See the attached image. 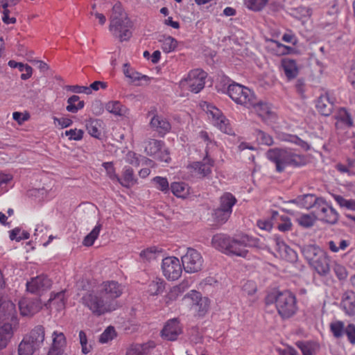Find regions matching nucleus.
Instances as JSON below:
<instances>
[{"mask_svg":"<svg viewBox=\"0 0 355 355\" xmlns=\"http://www.w3.org/2000/svg\"><path fill=\"white\" fill-rule=\"evenodd\" d=\"M212 245L227 255H234L246 258L249 253L247 248H263L259 239L245 234L230 237L225 234H218L211 239Z\"/></svg>","mask_w":355,"mask_h":355,"instance_id":"obj_1","label":"nucleus"},{"mask_svg":"<svg viewBox=\"0 0 355 355\" xmlns=\"http://www.w3.org/2000/svg\"><path fill=\"white\" fill-rule=\"evenodd\" d=\"M265 302L267 305L275 304L277 313L282 319L291 318L297 311L296 297L288 290L270 293L266 297Z\"/></svg>","mask_w":355,"mask_h":355,"instance_id":"obj_2","label":"nucleus"},{"mask_svg":"<svg viewBox=\"0 0 355 355\" xmlns=\"http://www.w3.org/2000/svg\"><path fill=\"white\" fill-rule=\"evenodd\" d=\"M132 24L120 3L114 5L110 17L109 30L120 42L127 41L132 36Z\"/></svg>","mask_w":355,"mask_h":355,"instance_id":"obj_3","label":"nucleus"},{"mask_svg":"<svg viewBox=\"0 0 355 355\" xmlns=\"http://www.w3.org/2000/svg\"><path fill=\"white\" fill-rule=\"evenodd\" d=\"M266 157L275 164L278 173H282L288 166L299 167L306 164L304 155L297 154L291 149H269L266 153Z\"/></svg>","mask_w":355,"mask_h":355,"instance_id":"obj_4","label":"nucleus"},{"mask_svg":"<svg viewBox=\"0 0 355 355\" xmlns=\"http://www.w3.org/2000/svg\"><path fill=\"white\" fill-rule=\"evenodd\" d=\"M81 302L96 316L115 309L114 304L110 303L108 300H105L99 291L86 293L81 297Z\"/></svg>","mask_w":355,"mask_h":355,"instance_id":"obj_5","label":"nucleus"},{"mask_svg":"<svg viewBox=\"0 0 355 355\" xmlns=\"http://www.w3.org/2000/svg\"><path fill=\"white\" fill-rule=\"evenodd\" d=\"M227 94L236 104L241 105L248 109L255 103V95L248 87L238 83L230 84L227 87Z\"/></svg>","mask_w":355,"mask_h":355,"instance_id":"obj_6","label":"nucleus"},{"mask_svg":"<svg viewBox=\"0 0 355 355\" xmlns=\"http://www.w3.org/2000/svg\"><path fill=\"white\" fill-rule=\"evenodd\" d=\"M145 152L161 162H169L171 157L168 149L162 141L150 139L145 143Z\"/></svg>","mask_w":355,"mask_h":355,"instance_id":"obj_7","label":"nucleus"},{"mask_svg":"<svg viewBox=\"0 0 355 355\" xmlns=\"http://www.w3.org/2000/svg\"><path fill=\"white\" fill-rule=\"evenodd\" d=\"M314 203L320 220L331 225L338 222L339 214L325 200L322 198H315Z\"/></svg>","mask_w":355,"mask_h":355,"instance_id":"obj_8","label":"nucleus"},{"mask_svg":"<svg viewBox=\"0 0 355 355\" xmlns=\"http://www.w3.org/2000/svg\"><path fill=\"white\" fill-rule=\"evenodd\" d=\"M182 263L186 272L193 273L202 269L203 259L196 250L189 248L187 253L182 257Z\"/></svg>","mask_w":355,"mask_h":355,"instance_id":"obj_9","label":"nucleus"},{"mask_svg":"<svg viewBox=\"0 0 355 355\" xmlns=\"http://www.w3.org/2000/svg\"><path fill=\"white\" fill-rule=\"evenodd\" d=\"M182 263L175 257H166L162 260V270L164 276L168 280L178 279L182 272Z\"/></svg>","mask_w":355,"mask_h":355,"instance_id":"obj_10","label":"nucleus"},{"mask_svg":"<svg viewBox=\"0 0 355 355\" xmlns=\"http://www.w3.org/2000/svg\"><path fill=\"white\" fill-rule=\"evenodd\" d=\"M207 73L202 69H196L191 71L184 80L189 89L193 93L200 92L205 84Z\"/></svg>","mask_w":355,"mask_h":355,"instance_id":"obj_11","label":"nucleus"},{"mask_svg":"<svg viewBox=\"0 0 355 355\" xmlns=\"http://www.w3.org/2000/svg\"><path fill=\"white\" fill-rule=\"evenodd\" d=\"M51 286V279L45 275H40L27 282L26 289L31 293L40 295L49 290Z\"/></svg>","mask_w":355,"mask_h":355,"instance_id":"obj_12","label":"nucleus"},{"mask_svg":"<svg viewBox=\"0 0 355 355\" xmlns=\"http://www.w3.org/2000/svg\"><path fill=\"white\" fill-rule=\"evenodd\" d=\"M148 116H152L149 123L150 128L153 131L156 132L159 136L164 137L170 132L171 125L166 117L158 114L156 111L150 112Z\"/></svg>","mask_w":355,"mask_h":355,"instance_id":"obj_13","label":"nucleus"},{"mask_svg":"<svg viewBox=\"0 0 355 355\" xmlns=\"http://www.w3.org/2000/svg\"><path fill=\"white\" fill-rule=\"evenodd\" d=\"M184 300L189 301L191 308L198 313L199 316H203L209 309V300L206 297H202L199 292L191 291L187 293Z\"/></svg>","mask_w":355,"mask_h":355,"instance_id":"obj_14","label":"nucleus"},{"mask_svg":"<svg viewBox=\"0 0 355 355\" xmlns=\"http://www.w3.org/2000/svg\"><path fill=\"white\" fill-rule=\"evenodd\" d=\"M105 300L113 304L114 300L121 296L123 293V287L117 282L107 281L103 282L98 290Z\"/></svg>","mask_w":355,"mask_h":355,"instance_id":"obj_15","label":"nucleus"},{"mask_svg":"<svg viewBox=\"0 0 355 355\" xmlns=\"http://www.w3.org/2000/svg\"><path fill=\"white\" fill-rule=\"evenodd\" d=\"M205 156L201 161L194 162L191 164V167L200 178L209 176L214 165V160L210 157L207 150H205Z\"/></svg>","mask_w":355,"mask_h":355,"instance_id":"obj_16","label":"nucleus"},{"mask_svg":"<svg viewBox=\"0 0 355 355\" xmlns=\"http://www.w3.org/2000/svg\"><path fill=\"white\" fill-rule=\"evenodd\" d=\"M41 301L38 298H22L19 302V309L23 316H32L42 309Z\"/></svg>","mask_w":355,"mask_h":355,"instance_id":"obj_17","label":"nucleus"},{"mask_svg":"<svg viewBox=\"0 0 355 355\" xmlns=\"http://www.w3.org/2000/svg\"><path fill=\"white\" fill-rule=\"evenodd\" d=\"M182 332V327L178 319L169 320L164 325L161 331L162 337L170 341L177 340L179 335Z\"/></svg>","mask_w":355,"mask_h":355,"instance_id":"obj_18","label":"nucleus"},{"mask_svg":"<svg viewBox=\"0 0 355 355\" xmlns=\"http://www.w3.org/2000/svg\"><path fill=\"white\" fill-rule=\"evenodd\" d=\"M52 344L47 355H62L67 346V340L62 332L55 331L52 334Z\"/></svg>","mask_w":355,"mask_h":355,"instance_id":"obj_19","label":"nucleus"},{"mask_svg":"<svg viewBox=\"0 0 355 355\" xmlns=\"http://www.w3.org/2000/svg\"><path fill=\"white\" fill-rule=\"evenodd\" d=\"M320 276H327L330 272V259L324 252L309 264Z\"/></svg>","mask_w":355,"mask_h":355,"instance_id":"obj_20","label":"nucleus"},{"mask_svg":"<svg viewBox=\"0 0 355 355\" xmlns=\"http://www.w3.org/2000/svg\"><path fill=\"white\" fill-rule=\"evenodd\" d=\"M207 111L212 116L213 123L217 126L222 132L230 134V128L227 126V119L220 111L212 105H207Z\"/></svg>","mask_w":355,"mask_h":355,"instance_id":"obj_21","label":"nucleus"},{"mask_svg":"<svg viewBox=\"0 0 355 355\" xmlns=\"http://www.w3.org/2000/svg\"><path fill=\"white\" fill-rule=\"evenodd\" d=\"M281 67L288 80L295 79L299 74L300 68L295 60L283 58L281 61Z\"/></svg>","mask_w":355,"mask_h":355,"instance_id":"obj_22","label":"nucleus"},{"mask_svg":"<svg viewBox=\"0 0 355 355\" xmlns=\"http://www.w3.org/2000/svg\"><path fill=\"white\" fill-rule=\"evenodd\" d=\"M316 109L323 116H329L334 109V102L331 100L329 95L327 93L321 95L316 103Z\"/></svg>","mask_w":355,"mask_h":355,"instance_id":"obj_23","label":"nucleus"},{"mask_svg":"<svg viewBox=\"0 0 355 355\" xmlns=\"http://www.w3.org/2000/svg\"><path fill=\"white\" fill-rule=\"evenodd\" d=\"M24 337L40 349L43 345L45 338L44 327L42 325H37L35 327L29 334L24 336Z\"/></svg>","mask_w":355,"mask_h":355,"instance_id":"obj_24","label":"nucleus"},{"mask_svg":"<svg viewBox=\"0 0 355 355\" xmlns=\"http://www.w3.org/2000/svg\"><path fill=\"white\" fill-rule=\"evenodd\" d=\"M341 306L345 313L349 316L355 315V293L352 291L345 292L343 295Z\"/></svg>","mask_w":355,"mask_h":355,"instance_id":"obj_25","label":"nucleus"},{"mask_svg":"<svg viewBox=\"0 0 355 355\" xmlns=\"http://www.w3.org/2000/svg\"><path fill=\"white\" fill-rule=\"evenodd\" d=\"M324 251L315 245H304L301 247V252L310 264Z\"/></svg>","mask_w":355,"mask_h":355,"instance_id":"obj_26","label":"nucleus"},{"mask_svg":"<svg viewBox=\"0 0 355 355\" xmlns=\"http://www.w3.org/2000/svg\"><path fill=\"white\" fill-rule=\"evenodd\" d=\"M123 187L130 188L137 183V179L135 178L134 171L129 166L123 168L122 178H119L118 181Z\"/></svg>","mask_w":355,"mask_h":355,"instance_id":"obj_27","label":"nucleus"},{"mask_svg":"<svg viewBox=\"0 0 355 355\" xmlns=\"http://www.w3.org/2000/svg\"><path fill=\"white\" fill-rule=\"evenodd\" d=\"M251 108H253L258 116H260L263 120L269 119L273 114L271 111L270 107L268 103L258 101L256 97L255 103L254 105H252Z\"/></svg>","mask_w":355,"mask_h":355,"instance_id":"obj_28","label":"nucleus"},{"mask_svg":"<svg viewBox=\"0 0 355 355\" xmlns=\"http://www.w3.org/2000/svg\"><path fill=\"white\" fill-rule=\"evenodd\" d=\"M276 244L277 245L278 251L286 259L291 262H293L297 260V255L296 252L286 243L277 239Z\"/></svg>","mask_w":355,"mask_h":355,"instance_id":"obj_29","label":"nucleus"},{"mask_svg":"<svg viewBox=\"0 0 355 355\" xmlns=\"http://www.w3.org/2000/svg\"><path fill=\"white\" fill-rule=\"evenodd\" d=\"M12 336L13 331L10 324L6 323L0 327V349L6 347Z\"/></svg>","mask_w":355,"mask_h":355,"instance_id":"obj_30","label":"nucleus"},{"mask_svg":"<svg viewBox=\"0 0 355 355\" xmlns=\"http://www.w3.org/2000/svg\"><path fill=\"white\" fill-rule=\"evenodd\" d=\"M48 303L51 307H54L57 311L64 309L66 304L65 291H62L53 294L49 300Z\"/></svg>","mask_w":355,"mask_h":355,"instance_id":"obj_31","label":"nucleus"},{"mask_svg":"<svg viewBox=\"0 0 355 355\" xmlns=\"http://www.w3.org/2000/svg\"><path fill=\"white\" fill-rule=\"evenodd\" d=\"M39 348L24 336L18 346L19 355H33Z\"/></svg>","mask_w":355,"mask_h":355,"instance_id":"obj_32","label":"nucleus"},{"mask_svg":"<svg viewBox=\"0 0 355 355\" xmlns=\"http://www.w3.org/2000/svg\"><path fill=\"white\" fill-rule=\"evenodd\" d=\"M105 109L115 116H124L126 114V107L120 101H112L105 105Z\"/></svg>","mask_w":355,"mask_h":355,"instance_id":"obj_33","label":"nucleus"},{"mask_svg":"<svg viewBox=\"0 0 355 355\" xmlns=\"http://www.w3.org/2000/svg\"><path fill=\"white\" fill-rule=\"evenodd\" d=\"M219 207L232 213V207L236 203V198L229 192L224 193L220 198Z\"/></svg>","mask_w":355,"mask_h":355,"instance_id":"obj_34","label":"nucleus"},{"mask_svg":"<svg viewBox=\"0 0 355 355\" xmlns=\"http://www.w3.org/2000/svg\"><path fill=\"white\" fill-rule=\"evenodd\" d=\"M164 290V281L161 278H155L148 285L146 292L150 295H157L163 293Z\"/></svg>","mask_w":355,"mask_h":355,"instance_id":"obj_35","label":"nucleus"},{"mask_svg":"<svg viewBox=\"0 0 355 355\" xmlns=\"http://www.w3.org/2000/svg\"><path fill=\"white\" fill-rule=\"evenodd\" d=\"M16 314L15 305L11 301H3L0 318L3 320L12 319Z\"/></svg>","mask_w":355,"mask_h":355,"instance_id":"obj_36","label":"nucleus"},{"mask_svg":"<svg viewBox=\"0 0 355 355\" xmlns=\"http://www.w3.org/2000/svg\"><path fill=\"white\" fill-rule=\"evenodd\" d=\"M158 41L162 44V49L165 53L174 51L178 46V41L171 36L162 35Z\"/></svg>","mask_w":355,"mask_h":355,"instance_id":"obj_37","label":"nucleus"},{"mask_svg":"<svg viewBox=\"0 0 355 355\" xmlns=\"http://www.w3.org/2000/svg\"><path fill=\"white\" fill-rule=\"evenodd\" d=\"M336 126L340 123L349 128L353 125V120L349 113L344 108L340 109L336 117Z\"/></svg>","mask_w":355,"mask_h":355,"instance_id":"obj_38","label":"nucleus"},{"mask_svg":"<svg viewBox=\"0 0 355 355\" xmlns=\"http://www.w3.org/2000/svg\"><path fill=\"white\" fill-rule=\"evenodd\" d=\"M231 214L232 213L230 212V211L225 210L218 207L214 210L213 217L216 223L224 224L228 220Z\"/></svg>","mask_w":355,"mask_h":355,"instance_id":"obj_39","label":"nucleus"},{"mask_svg":"<svg viewBox=\"0 0 355 355\" xmlns=\"http://www.w3.org/2000/svg\"><path fill=\"white\" fill-rule=\"evenodd\" d=\"M170 189L178 198H184L188 193L187 185L184 182H173Z\"/></svg>","mask_w":355,"mask_h":355,"instance_id":"obj_40","label":"nucleus"},{"mask_svg":"<svg viewBox=\"0 0 355 355\" xmlns=\"http://www.w3.org/2000/svg\"><path fill=\"white\" fill-rule=\"evenodd\" d=\"M329 329L336 338H341L345 332V324L343 322L337 320L329 324Z\"/></svg>","mask_w":355,"mask_h":355,"instance_id":"obj_41","label":"nucleus"},{"mask_svg":"<svg viewBox=\"0 0 355 355\" xmlns=\"http://www.w3.org/2000/svg\"><path fill=\"white\" fill-rule=\"evenodd\" d=\"M102 225L101 224H97L94 229L91 231L89 234H88L85 238L83 241V244L85 246H92L96 239L98 238L100 231L101 230Z\"/></svg>","mask_w":355,"mask_h":355,"instance_id":"obj_42","label":"nucleus"},{"mask_svg":"<svg viewBox=\"0 0 355 355\" xmlns=\"http://www.w3.org/2000/svg\"><path fill=\"white\" fill-rule=\"evenodd\" d=\"M152 182L155 184L157 189L164 193H168L170 191L169 183L166 178L156 176L153 178Z\"/></svg>","mask_w":355,"mask_h":355,"instance_id":"obj_43","label":"nucleus"},{"mask_svg":"<svg viewBox=\"0 0 355 355\" xmlns=\"http://www.w3.org/2000/svg\"><path fill=\"white\" fill-rule=\"evenodd\" d=\"M347 165H344L341 163H338L336 165V168L341 173H347L348 175H355L352 169L355 168V159L347 158Z\"/></svg>","mask_w":355,"mask_h":355,"instance_id":"obj_44","label":"nucleus"},{"mask_svg":"<svg viewBox=\"0 0 355 355\" xmlns=\"http://www.w3.org/2000/svg\"><path fill=\"white\" fill-rule=\"evenodd\" d=\"M269 0H244L245 6L254 12L261 11L268 3Z\"/></svg>","mask_w":355,"mask_h":355,"instance_id":"obj_45","label":"nucleus"},{"mask_svg":"<svg viewBox=\"0 0 355 355\" xmlns=\"http://www.w3.org/2000/svg\"><path fill=\"white\" fill-rule=\"evenodd\" d=\"M333 198L335 201L341 207H345L349 210L355 211V200L354 199H345L340 195L334 194Z\"/></svg>","mask_w":355,"mask_h":355,"instance_id":"obj_46","label":"nucleus"},{"mask_svg":"<svg viewBox=\"0 0 355 355\" xmlns=\"http://www.w3.org/2000/svg\"><path fill=\"white\" fill-rule=\"evenodd\" d=\"M296 345L302 351V355H313L315 351V345L311 342L299 341Z\"/></svg>","mask_w":355,"mask_h":355,"instance_id":"obj_47","label":"nucleus"},{"mask_svg":"<svg viewBox=\"0 0 355 355\" xmlns=\"http://www.w3.org/2000/svg\"><path fill=\"white\" fill-rule=\"evenodd\" d=\"M98 121L97 120H90L87 121L86 123V128L88 131V133L95 138L99 139L101 132L100 130L98 129Z\"/></svg>","mask_w":355,"mask_h":355,"instance_id":"obj_48","label":"nucleus"},{"mask_svg":"<svg viewBox=\"0 0 355 355\" xmlns=\"http://www.w3.org/2000/svg\"><path fill=\"white\" fill-rule=\"evenodd\" d=\"M116 336V333L114 328L112 326L107 327L105 331L101 334L99 342L101 343H107L113 340Z\"/></svg>","mask_w":355,"mask_h":355,"instance_id":"obj_49","label":"nucleus"},{"mask_svg":"<svg viewBox=\"0 0 355 355\" xmlns=\"http://www.w3.org/2000/svg\"><path fill=\"white\" fill-rule=\"evenodd\" d=\"M256 138L259 144L266 146H271L273 144L272 137L261 130H256Z\"/></svg>","mask_w":355,"mask_h":355,"instance_id":"obj_50","label":"nucleus"},{"mask_svg":"<svg viewBox=\"0 0 355 355\" xmlns=\"http://www.w3.org/2000/svg\"><path fill=\"white\" fill-rule=\"evenodd\" d=\"M29 233L25 231H21L19 228H15L10 232V239L13 241H20L21 240L28 239L29 238Z\"/></svg>","mask_w":355,"mask_h":355,"instance_id":"obj_51","label":"nucleus"},{"mask_svg":"<svg viewBox=\"0 0 355 355\" xmlns=\"http://www.w3.org/2000/svg\"><path fill=\"white\" fill-rule=\"evenodd\" d=\"M300 225L304 227H312L314 224V218L309 214H303L297 219Z\"/></svg>","mask_w":355,"mask_h":355,"instance_id":"obj_52","label":"nucleus"},{"mask_svg":"<svg viewBox=\"0 0 355 355\" xmlns=\"http://www.w3.org/2000/svg\"><path fill=\"white\" fill-rule=\"evenodd\" d=\"M79 340L82 348V352L87 354L90 352L92 346L87 344V338L84 331H80Z\"/></svg>","mask_w":355,"mask_h":355,"instance_id":"obj_53","label":"nucleus"},{"mask_svg":"<svg viewBox=\"0 0 355 355\" xmlns=\"http://www.w3.org/2000/svg\"><path fill=\"white\" fill-rule=\"evenodd\" d=\"M84 132L82 130L71 129L66 130L64 135L69 137V140L80 141L83 137Z\"/></svg>","mask_w":355,"mask_h":355,"instance_id":"obj_54","label":"nucleus"},{"mask_svg":"<svg viewBox=\"0 0 355 355\" xmlns=\"http://www.w3.org/2000/svg\"><path fill=\"white\" fill-rule=\"evenodd\" d=\"M123 73L127 78H130L132 81L139 80L141 78V74L130 69V66L127 63L123 64Z\"/></svg>","mask_w":355,"mask_h":355,"instance_id":"obj_55","label":"nucleus"},{"mask_svg":"<svg viewBox=\"0 0 355 355\" xmlns=\"http://www.w3.org/2000/svg\"><path fill=\"white\" fill-rule=\"evenodd\" d=\"M2 21L6 24H13L17 21L16 17L15 15H12L11 11L8 9V8H3L2 11Z\"/></svg>","mask_w":355,"mask_h":355,"instance_id":"obj_56","label":"nucleus"},{"mask_svg":"<svg viewBox=\"0 0 355 355\" xmlns=\"http://www.w3.org/2000/svg\"><path fill=\"white\" fill-rule=\"evenodd\" d=\"M103 166L106 171L107 175L112 180L119 181V177L116 174L112 162H104Z\"/></svg>","mask_w":355,"mask_h":355,"instance_id":"obj_57","label":"nucleus"},{"mask_svg":"<svg viewBox=\"0 0 355 355\" xmlns=\"http://www.w3.org/2000/svg\"><path fill=\"white\" fill-rule=\"evenodd\" d=\"M12 180V175L9 173H0V192L4 193L7 191L6 186Z\"/></svg>","mask_w":355,"mask_h":355,"instance_id":"obj_58","label":"nucleus"},{"mask_svg":"<svg viewBox=\"0 0 355 355\" xmlns=\"http://www.w3.org/2000/svg\"><path fill=\"white\" fill-rule=\"evenodd\" d=\"M17 68H18V69L21 72L26 71V73L21 74L20 77L22 80H25L31 77V76L33 74V69L31 66H29L28 64H24L21 62H19V65H18V67H17Z\"/></svg>","mask_w":355,"mask_h":355,"instance_id":"obj_59","label":"nucleus"},{"mask_svg":"<svg viewBox=\"0 0 355 355\" xmlns=\"http://www.w3.org/2000/svg\"><path fill=\"white\" fill-rule=\"evenodd\" d=\"M140 257L143 261H150L156 258V250L154 248H147L140 252Z\"/></svg>","mask_w":355,"mask_h":355,"instance_id":"obj_60","label":"nucleus"},{"mask_svg":"<svg viewBox=\"0 0 355 355\" xmlns=\"http://www.w3.org/2000/svg\"><path fill=\"white\" fill-rule=\"evenodd\" d=\"M281 223L277 225V228L281 232H288L291 230L292 227V223L291 222V219L285 216H281Z\"/></svg>","mask_w":355,"mask_h":355,"instance_id":"obj_61","label":"nucleus"},{"mask_svg":"<svg viewBox=\"0 0 355 355\" xmlns=\"http://www.w3.org/2000/svg\"><path fill=\"white\" fill-rule=\"evenodd\" d=\"M65 89L68 91H71L73 93L81 94L84 93L86 94H89L90 91L87 89V86H79V85H67L65 87Z\"/></svg>","mask_w":355,"mask_h":355,"instance_id":"obj_62","label":"nucleus"},{"mask_svg":"<svg viewBox=\"0 0 355 355\" xmlns=\"http://www.w3.org/2000/svg\"><path fill=\"white\" fill-rule=\"evenodd\" d=\"M345 334L347 335L349 342L355 344V324H349L345 327Z\"/></svg>","mask_w":355,"mask_h":355,"instance_id":"obj_63","label":"nucleus"},{"mask_svg":"<svg viewBox=\"0 0 355 355\" xmlns=\"http://www.w3.org/2000/svg\"><path fill=\"white\" fill-rule=\"evenodd\" d=\"M333 269L339 279H344L347 277V270L342 265L336 263Z\"/></svg>","mask_w":355,"mask_h":355,"instance_id":"obj_64","label":"nucleus"}]
</instances>
